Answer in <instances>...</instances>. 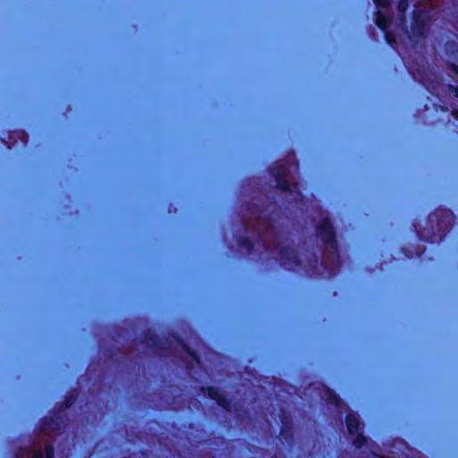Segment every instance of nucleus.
Returning a JSON list of instances; mask_svg holds the SVG:
<instances>
[{"instance_id":"1","label":"nucleus","mask_w":458,"mask_h":458,"mask_svg":"<svg viewBox=\"0 0 458 458\" xmlns=\"http://www.w3.org/2000/svg\"><path fill=\"white\" fill-rule=\"evenodd\" d=\"M19 458H53V448L49 444H35L31 448L22 450Z\"/></svg>"},{"instance_id":"10","label":"nucleus","mask_w":458,"mask_h":458,"mask_svg":"<svg viewBox=\"0 0 458 458\" xmlns=\"http://www.w3.org/2000/svg\"><path fill=\"white\" fill-rule=\"evenodd\" d=\"M455 96L458 98V89H455Z\"/></svg>"},{"instance_id":"8","label":"nucleus","mask_w":458,"mask_h":458,"mask_svg":"<svg viewBox=\"0 0 458 458\" xmlns=\"http://www.w3.org/2000/svg\"><path fill=\"white\" fill-rule=\"evenodd\" d=\"M374 2L377 6L385 8L390 4L391 0H374Z\"/></svg>"},{"instance_id":"6","label":"nucleus","mask_w":458,"mask_h":458,"mask_svg":"<svg viewBox=\"0 0 458 458\" xmlns=\"http://www.w3.org/2000/svg\"><path fill=\"white\" fill-rule=\"evenodd\" d=\"M321 395H322V398H324L327 402H329L331 403H335L336 406H340L341 402H340L339 398L330 389H328L327 387H323V394Z\"/></svg>"},{"instance_id":"7","label":"nucleus","mask_w":458,"mask_h":458,"mask_svg":"<svg viewBox=\"0 0 458 458\" xmlns=\"http://www.w3.org/2000/svg\"><path fill=\"white\" fill-rule=\"evenodd\" d=\"M209 396L212 398V399H215L217 401V403L221 405V406H225V400L223 398L220 397V395L216 393L215 391L213 390H210L209 391Z\"/></svg>"},{"instance_id":"5","label":"nucleus","mask_w":458,"mask_h":458,"mask_svg":"<svg viewBox=\"0 0 458 458\" xmlns=\"http://www.w3.org/2000/svg\"><path fill=\"white\" fill-rule=\"evenodd\" d=\"M376 21L377 26L386 31V38L388 40H390L391 33L388 30L390 25L389 18L382 11H378L377 13Z\"/></svg>"},{"instance_id":"4","label":"nucleus","mask_w":458,"mask_h":458,"mask_svg":"<svg viewBox=\"0 0 458 458\" xmlns=\"http://www.w3.org/2000/svg\"><path fill=\"white\" fill-rule=\"evenodd\" d=\"M274 176L276 177L278 186L284 191L290 190L289 182H288V171L284 166H280V170L274 172Z\"/></svg>"},{"instance_id":"2","label":"nucleus","mask_w":458,"mask_h":458,"mask_svg":"<svg viewBox=\"0 0 458 458\" xmlns=\"http://www.w3.org/2000/svg\"><path fill=\"white\" fill-rule=\"evenodd\" d=\"M346 425H347L349 433L353 436L356 435V437L354 439V444L357 446H361L365 442V438L359 431L360 430V421H359L357 416L354 414H348L346 417Z\"/></svg>"},{"instance_id":"9","label":"nucleus","mask_w":458,"mask_h":458,"mask_svg":"<svg viewBox=\"0 0 458 458\" xmlns=\"http://www.w3.org/2000/svg\"><path fill=\"white\" fill-rule=\"evenodd\" d=\"M408 4L406 0H401L398 4V10L400 13H403L407 9Z\"/></svg>"},{"instance_id":"3","label":"nucleus","mask_w":458,"mask_h":458,"mask_svg":"<svg viewBox=\"0 0 458 458\" xmlns=\"http://www.w3.org/2000/svg\"><path fill=\"white\" fill-rule=\"evenodd\" d=\"M318 233L324 242H326L332 249L335 248V233L328 220H324L318 226Z\"/></svg>"}]
</instances>
